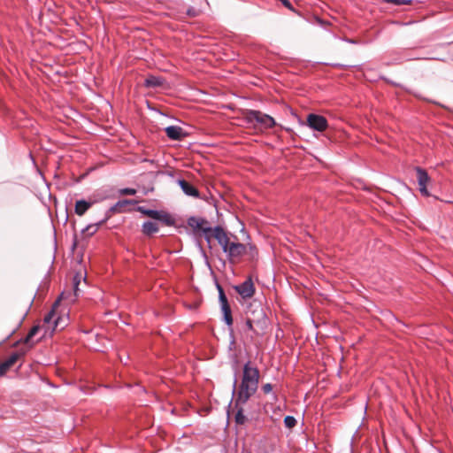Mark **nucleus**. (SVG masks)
I'll return each mask as SVG.
<instances>
[{"label":"nucleus","instance_id":"20","mask_svg":"<svg viewBox=\"0 0 453 453\" xmlns=\"http://www.w3.org/2000/svg\"><path fill=\"white\" fill-rule=\"evenodd\" d=\"M134 203H136V201H134V200H127V199L119 200L111 208V211L122 212V210H121L122 207H124L127 204H134Z\"/></svg>","mask_w":453,"mask_h":453},{"label":"nucleus","instance_id":"16","mask_svg":"<svg viewBox=\"0 0 453 453\" xmlns=\"http://www.w3.org/2000/svg\"><path fill=\"white\" fill-rule=\"evenodd\" d=\"M221 311L223 313V320L227 325L228 327H232L233 326V317H232V311L229 303H223L220 305Z\"/></svg>","mask_w":453,"mask_h":453},{"label":"nucleus","instance_id":"17","mask_svg":"<svg viewBox=\"0 0 453 453\" xmlns=\"http://www.w3.org/2000/svg\"><path fill=\"white\" fill-rule=\"evenodd\" d=\"M93 203L86 200H78L75 203L74 211L78 216H82L92 206Z\"/></svg>","mask_w":453,"mask_h":453},{"label":"nucleus","instance_id":"26","mask_svg":"<svg viewBox=\"0 0 453 453\" xmlns=\"http://www.w3.org/2000/svg\"><path fill=\"white\" fill-rule=\"evenodd\" d=\"M385 3L391 4L395 6H400L403 4H411L412 0H382Z\"/></svg>","mask_w":453,"mask_h":453},{"label":"nucleus","instance_id":"31","mask_svg":"<svg viewBox=\"0 0 453 453\" xmlns=\"http://www.w3.org/2000/svg\"><path fill=\"white\" fill-rule=\"evenodd\" d=\"M80 283V280H79V275H76L74 278H73V284H74V294L77 296L78 295V285Z\"/></svg>","mask_w":453,"mask_h":453},{"label":"nucleus","instance_id":"1","mask_svg":"<svg viewBox=\"0 0 453 453\" xmlns=\"http://www.w3.org/2000/svg\"><path fill=\"white\" fill-rule=\"evenodd\" d=\"M259 370L253 366L250 361L244 364L241 383L237 388V376L233 382L232 395L236 399V405L247 403L250 398L256 394L259 384Z\"/></svg>","mask_w":453,"mask_h":453},{"label":"nucleus","instance_id":"21","mask_svg":"<svg viewBox=\"0 0 453 453\" xmlns=\"http://www.w3.org/2000/svg\"><path fill=\"white\" fill-rule=\"evenodd\" d=\"M39 329V326H34L28 332L27 335L25 337L24 343L33 346L35 342H32V338L38 333Z\"/></svg>","mask_w":453,"mask_h":453},{"label":"nucleus","instance_id":"18","mask_svg":"<svg viewBox=\"0 0 453 453\" xmlns=\"http://www.w3.org/2000/svg\"><path fill=\"white\" fill-rule=\"evenodd\" d=\"M142 231L145 235L151 236L158 232V225L153 221H145L142 226Z\"/></svg>","mask_w":453,"mask_h":453},{"label":"nucleus","instance_id":"14","mask_svg":"<svg viewBox=\"0 0 453 453\" xmlns=\"http://www.w3.org/2000/svg\"><path fill=\"white\" fill-rule=\"evenodd\" d=\"M245 403H240L236 405V399L234 398V408L236 410L234 416V421L238 425H243L247 421L246 416L243 414V405Z\"/></svg>","mask_w":453,"mask_h":453},{"label":"nucleus","instance_id":"15","mask_svg":"<svg viewBox=\"0 0 453 453\" xmlns=\"http://www.w3.org/2000/svg\"><path fill=\"white\" fill-rule=\"evenodd\" d=\"M165 82V80L159 76L150 75L144 81V86L146 88H156L158 87H162Z\"/></svg>","mask_w":453,"mask_h":453},{"label":"nucleus","instance_id":"22","mask_svg":"<svg viewBox=\"0 0 453 453\" xmlns=\"http://www.w3.org/2000/svg\"><path fill=\"white\" fill-rule=\"evenodd\" d=\"M137 211L143 215H146L153 219H156V217L158 216V211L157 210H152V209H146L145 207L140 206L138 207Z\"/></svg>","mask_w":453,"mask_h":453},{"label":"nucleus","instance_id":"4","mask_svg":"<svg viewBox=\"0 0 453 453\" xmlns=\"http://www.w3.org/2000/svg\"><path fill=\"white\" fill-rule=\"evenodd\" d=\"M212 238L217 240L218 243L221 246L223 252L227 254L228 247H230L232 242L225 229L220 226H215L213 228Z\"/></svg>","mask_w":453,"mask_h":453},{"label":"nucleus","instance_id":"7","mask_svg":"<svg viewBox=\"0 0 453 453\" xmlns=\"http://www.w3.org/2000/svg\"><path fill=\"white\" fill-rule=\"evenodd\" d=\"M417 173V180L418 184V189L422 196H429L430 193L427 190V184L430 181V177L428 176L426 170L421 167H416Z\"/></svg>","mask_w":453,"mask_h":453},{"label":"nucleus","instance_id":"30","mask_svg":"<svg viewBox=\"0 0 453 453\" xmlns=\"http://www.w3.org/2000/svg\"><path fill=\"white\" fill-rule=\"evenodd\" d=\"M257 304H255V305L251 304V305L248 308V310H247V311H246V314L249 312L250 316H252V317H253V316H255V317H256V316L257 315V312H254V310L256 309V306H257Z\"/></svg>","mask_w":453,"mask_h":453},{"label":"nucleus","instance_id":"2","mask_svg":"<svg viewBox=\"0 0 453 453\" xmlns=\"http://www.w3.org/2000/svg\"><path fill=\"white\" fill-rule=\"evenodd\" d=\"M248 123L257 124L260 129H268L275 126V120L268 114L259 111L250 110L246 114Z\"/></svg>","mask_w":453,"mask_h":453},{"label":"nucleus","instance_id":"12","mask_svg":"<svg viewBox=\"0 0 453 453\" xmlns=\"http://www.w3.org/2000/svg\"><path fill=\"white\" fill-rule=\"evenodd\" d=\"M197 231H201L203 234L204 239L208 243L211 242L213 236V228L211 227L207 219L203 218V222H201L200 227H198Z\"/></svg>","mask_w":453,"mask_h":453},{"label":"nucleus","instance_id":"5","mask_svg":"<svg viewBox=\"0 0 453 453\" xmlns=\"http://www.w3.org/2000/svg\"><path fill=\"white\" fill-rule=\"evenodd\" d=\"M307 125L311 129L319 132L325 131L328 127L326 119L322 115H318L315 113H310L307 116Z\"/></svg>","mask_w":453,"mask_h":453},{"label":"nucleus","instance_id":"13","mask_svg":"<svg viewBox=\"0 0 453 453\" xmlns=\"http://www.w3.org/2000/svg\"><path fill=\"white\" fill-rule=\"evenodd\" d=\"M107 220V218L100 220L97 223L95 224H89L85 228L81 230V234L86 237H90L94 235L99 229V227L104 224Z\"/></svg>","mask_w":453,"mask_h":453},{"label":"nucleus","instance_id":"23","mask_svg":"<svg viewBox=\"0 0 453 453\" xmlns=\"http://www.w3.org/2000/svg\"><path fill=\"white\" fill-rule=\"evenodd\" d=\"M201 222H203V218L190 217L188 219V226H191L195 231L198 230V227H200Z\"/></svg>","mask_w":453,"mask_h":453},{"label":"nucleus","instance_id":"28","mask_svg":"<svg viewBox=\"0 0 453 453\" xmlns=\"http://www.w3.org/2000/svg\"><path fill=\"white\" fill-rule=\"evenodd\" d=\"M119 193L121 195H127V196H134L136 193V190L134 188H125L119 190Z\"/></svg>","mask_w":453,"mask_h":453},{"label":"nucleus","instance_id":"25","mask_svg":"<svg viewBox=\"0 0 453 453\" xmlns=\"http://www.w3.org/2000/svg\"><path fill=\"white\" fill-rule=\"evenodd\" d=\"M284 425L288 428H293L296 425V419L293 416H286L284 418Z\"/></svg>","mask_w":453,"mask_h":453},{"label":"nucleus","instance_id":"32","mask_svg":"<svg viewBox=\"0 0 453 453\" xmlns=\"http://www.w3.org/2000/svg\"><path fill=\"white\" fill-rule=\"evenodd\" d=\"M249 249H250V255H251L252 257H254L255 255H257V249H256V247H255L254 245L250 244V245H249Z\"/></svg>","mask_w":453,"mask_h":453},{"label":"nucleus","instance_id":"11","mask_svg":"<svg viewBox=\"0 0 453 453\" xmlns=\"http://www.w3.org/2000/svg\"><path fill=\"white\" fill-rule=\"evenodd\" d=\"M178 183H179L181 190L187 196H193V197H196V198L199 197V191H198V189L195 186L190 184L188 181H187L185 180H179Z\"/></svg>","mask_w":453,"mask_h":453},{"label":"nucleus","instance_id":"9","mask_svg":"<svg viewBox=\"0 0 453 453\" xmlns=\"http://www.w3.org/2000/svg\"><path fill=\"white\" fill-rule=\"evenodd\" d=\"M165 131L167 137L173 141H180L187 136V133L179 126H169Z\"/></svg>","mask_w":453,"mask_h":453},{"label":"nucleus","instance_id":"29","mask_svg":"<svg viewBox=\"0 0 453 453\" xmlns=\"http://www.w3.org/2000/svg\"><path fill=\"white\" fill-rule=\"evenodd\" d=\"M273 390V385L271 383H266L262 386V391L265 394H269Z\"/></svg>","mask_w":453,"mask_h":453},{"label":"nucleus","instance_id":"8","mask_svg":"<svg viewBox=\"0 0 453 453\" xmlns=\"http://www.w3.org/2000/svg\"><path fill=\"white\" fill-rule=\"evenodd\" d=\"M247 251V246L243 243L238 242H231L230 247H228L227 257L231 262H234L235 259L243 256Z\"/></svg>","mask_w":453,"mask_h":453},{"label":"nucleus","instance_id":"24","mask_svg":"<svg viewBox=\"0 0 453 453\" xmlns=\"http://www.w3.org/2000/svg\"><path fill=\"white\" fill-rule=\"evenodd\" d=\"M217 289L219 291V301L220 305L223 303H227L228 301L225 295L223 288L219 284H217Z\"/></svg>","mask_w":453,"mask_h":453},{"label":"nucleus","instance_id":"10","mask_svg":"<svg viewBox=\"0 0 453 453\" xmlns=\"http://www.w3.org/2000/svg\"><path fill=\"white\" fill-rule=\"evenodd\" d=\"M19 357L20 355L14 352L5 361L0 363V377H4Z\"/></svg>","mask_w":453,"mask_h":453},{"label":"nucleus","instance_id":"3","mask_svg":"<svg viewBox=\"0 0 453 453\" xmlns=\"http://www.w3.org/2000/svg\"><path fill=\"white\" fill-rule=\"evenodd\" d=\"M254 312L257 313L256 317L250 316L249 312L247 313L246 317L245 326L250 331H255L254 326L265 324L266 321L265 313L264 311L263 307L259 303H257V305L256 306Z\"/></svg>","mask_w":453,"mask_h":453},{"label":"nucleus","instance_id":"33","mask_svg":"<svg viewBox=\"0 0 453 453\" xmlns=\"http://www.w3.org/2000/svg\"><path fill=\"white\" fill-rule=\"evenodd\" d=\"M58 319H57L54 320V328H56L58 326Z\"/></svg>","mask_w":453,"mask_h":453},{"label":"nucleus","instance_id":"6","mask_svg":"<svg viewBox=\"0 0 453 453\" xmlns=\"http://www.w3.org/2000/svg\"><path fill=\"white\" fill-rule=\"evenodd\" d=\"M234 288L242 299L251 298L256 291L251 277H249L242 284L234 286Z\"/></svg>","mask_w":453,"mask_h":453},{"label":"nucleus","instance_id":"27","mask_svg":"<svg viewBox=\"0 0 453 453\" xmlns=\"http://www.w3.org/2000/svg\"><path fill=\"white\" fill-rule=\"evenodd\" d=\"M55 316H56L55 311L52 309L44 316V319H43L44 323L50 324L54 319Z\"/></svg>","mask_w":453,"mask_h":453},{"label":"nucleus","instance_id":"19","mask_svg":"<svg viewBox=\"0 0 453 453\" xmlns=\"http://www.w3.org/2000/svg\"><path fill=\"white\" fill-rule=\"evenodd\" d=\"M157 220L162 222L164 225L171 226H173L175 221L171 214L164 211H158V216L156 217Z\"/></svg>","mask_w":453,"mask_h":453}]
</instances>
